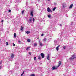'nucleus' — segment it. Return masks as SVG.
I'll use <instances>...</instances> for the list:
<instances>
[{
    "label": "nucleus",
    "instance_id": "obj_8",
    "mask_svg": "<svg viewBox=\"0 0 76 76\" xmlns=\"http://www.w3.org/2000/svg\"><path fill=\"white\" fill-rule=\"evenodd\" d=\"M14 57V54L13 53H12L11 55V58H13Z\"/></svg>",
    "mask_w": 76,
    "mask_h": 76
},
{
    "label": "nucleus",
    "instance_id": "obj_18",
    "mask_svg": "<svg viewBox=\"0 0 76 76\" xmlns=\"http://www.w3.org/2000/svg\"><path fill=\"white\" fill-rule=\"evenodd\" d=\"M43 41H47V39L46 38H45L44 39H43Z\"/></svg>",
    "mask_w": 76,
    "mask_h": 76
},
{
    "label": "nucleus",
    "instance_id": "obj_13",
    "mask_svg": "<svg viewBox=\"0 0 76 76\" xmlns=\"http://www.w3.org/2000/svg\"><path fill=\"white\" fill-rule=\"evenodd\" d=\"M21 29H20V30L21 31H23V27H22V26H21Z\"/></svg>",
    "mask_w": 76,
    "mask_h": 76
},
{
    "label": "nucleus",
    "instance_id": "obj_24",
    "mask_svg": "<svg viewBox=\"0 0 76 76\" xmlns=\"http://www.w3.org/2000/svg\"><path fill=\"white\" fill-rule=\"evenodd\" d=\"M32 17H31L30 18V19H29V21H31V20H32Z\"/></svg>",
    "mask_w": 76,
    "mask_h": 76
},
{
    "label": "nucleus",
    "instance_id": "obj_34",
    "mask_svg": "<svg viewBox=\"0 0 76 76\" xmlns=\"http://www.w3.org/2000/svg\"><path fill=\"white\" fill-rule=\"evenodd\" d=\"M31 52H29V54H30V55H31Z\"/></svg>",
    "mask_w": 76,
    "mask_h": 76
},
{
    "label": "nucleus",
    "instance_id": "obj_3",
    "mask_svg": "<svg viewBox=\"0 0 76 76\" xmlns=\"http://www.w3.org/2000/svg\"><path fill=\"white\" fill-rule=\"evenodd\" d=\"M47 11L48 12H51V10L50 9L49 7H48L47 8Z\"/></svg>",
    "mask_w": 76,
    "mask_h": 76
},
{
    "label": "nucleus",
    "instance_id": "obj_42",
    "mask_svg": "<svg viewBox=\"0 0 76 76\" xmlns=\"http://www.w3.org/2000/svg\"><path fill=\"white\" fill-rule=\"evenodd\" d=\"M48 1H50V0H48Z\"/></svg>",
    "mask_w": 76,
    "mask_h": 76
},
{
    "label": "nucleus",
    "instance_id": "obj_6",
    "mask_svg": "<svg viewBox=\"0 0 76 76\" xmlns=\"http://www.w3.org/2000/svg\"><path fill=\"white\" fill-rule=\"evenodd\" d=\"M26 32L27 34H30V31H26Z\"/></svg>",
    "mask_w": 76,
    "mask_h": 76
},
{
    "label": "nucleus",
    "instance_id": "obj_33",
    "mask_svg": "<svg viewBox=\"0 0 76 76\" xmlns=\"http://www.w3.org/2000/svg\"><path fill=\"white\" fill-rule=\"evenodd\" d=\"M63 48L64 49H66V47H65V46Z\"/></svg>",
    "mask_w": 76,
    "mask_h": 76
},
{
    "label": "nucleus",
    "instance_id": "obj_7",
    "mask_svg": "<svg viewBox=\"0 0 76 76\" xmlns=\"http://www.w3.org/2000/svg\"><path fill=\"white\" fill-rule=\"evenodd\" d=\"M47 59L48 60H50V56L49 55L48 56Z\"/></svg>",
    "mask_w": 76,
    "mask_h": 76
},
{
    "label": "nucleus",
    "instance_id": "obj_12",
    "mask_svg": "<svg viewBox=\"0 0 76 76\" xmlns=\"http://www.w3.org/2000/svg\"><path fill=\"white\" fill-rule=\"evenodd\" d=\"M56 9V7H55L53 9V10L54 11Z\"/></svg>",
    "mask_w": 76,
    "mask_h": 76
},
{
    "label": "nucleus",
    "instance_id": "obj_31",
    "mask_svg": "<svg viewBox=\"0 0 76 76\" xmlns=\"http://www.w3.org/2000/svg\"><path fill=\"white\" fill-rule=\"evenodd\" d=\"M18 42H19V43H20V42H21V41H20V40H19V41H18Z\"/></svg>",
    "mask_w": 76,
    "mask_h": 76
},
{
    "label": "nucleus",
    "instance_id": "obj_28",
    "mask_svg": "<svg viewBox=\"0 0 76 76\" xmlns=\"http://www.w3.org/2000/svg\"><path fill=\"white\" fill-rule=\"evenodd\" d=\"M8 12H11V10H9Z\"/></svg>",
    "mask_w": 76,
    "mask_h": 76
},
{
    "label": "nucleus",
    "instance_id": "obj_1",
    "mask_svg": "<svg viewBox=\"0 0 76 76\" xmlns=\"http://www.w3.org/2000/svg\"><path fill=\"white\" fill-rule=\"evenodd\" d=\"M40 55L41 56L42 58H44V53H42Z\"/></svg>",
    "mask_w": 76,
    "mask_h": 76
},
{
    "label": "nucleus",
    "instance_id": "obj_10",
    "mask_svg": "<svg viewBox=\"0 0 76 76\" xmlns=\"http://www.w3.org/2000/svg\"><path fill=\"white\" fill-rule=\"evenodd\" d=\"M52 70H54V69H56V68L54 66H53L52 67Z\"/></svg>",
    "mask_w": 76,
    "mask_h": 76
},
{
    "label": "nucleus",
    "instance_id": "obj_37",
    "mask_svg": "<svg viewBox=\"0 0 76 76\" xmlns=\"http://www.w3.org/2000/svg\"><path fill=\"white\" fill-rule=\"evenodd\" d=\"M39 44H40V43H41L42 42H40V41H39Z\"/></svg>",
    "mask_w": 76,
    "mask_h": 76
},
{
    "label": "nucleus",
    "instance_id": "obj_15",
    "mask_svg": "<svg viewBox=\"0 0 76 76\" xmlns=\"http://www.w3.org/2000/svg\"><path fill=\"white\" fill-rule=\"evenodd\" d=\"M14 37H16V33H14Z\"/></svg>",
    "mask_w": 76,
    "mask_h": 76
},
{
    "label": "nucleus",
    "instance_id": "obj_21",
    "mask_svg": "<svg viewBox=\"0 0 76 76\" xmlns=\"http://www.w3.org/2000/svg\"><path fill=\"white\" fill-rule=\"evenodd\" d=\"M25 11V10H23V11H22V12H21V13H22V14H23V13H24V12Z\"/></svg>",
    "mask_w": 76,
    "mask_h": 76
},
{
    "label": "nucleus",
    "instance_id": "obj_16",
    "mask_svg": "<svg viewBox=\"0 0 76 76\" xmlns=\"http://www.w3.org/2000/svg\"><path fill=\"white\" fill-rule=\"evenodd\" d=\"M37 44L34 43V47H36L37 46Z\"/></svg>",
    "mask_w": 76,
    "mask_h": 76
},
{
    "label": "nucleus",
    "instance_id": "obj_26",
    "mask_svg": "<svg viewBox=\"0 0 76 76\" xmlns=\"http://www.w3.org/2000/svg\"><path fill=\"white\" fill-rule=\"evenodd\" d=\"M48 18H51V15H48Z\"/></svg>",
    "mask_w": 76,
    "mask_h": 76
},
{
    "label": "nucleus",
    "instance_id": "obj_5",
    "mask_svg": "<svg viewBox=\"0 0 76 76\" xmlns=\"http://www.w3.org/2000/svg\"><path fill=\"white\" fill-rule=\"evenodd\" d=\"M73 4H72L69 6V9H71V8H72V7H73Z\"/></svg>",
    "mask_w": 76,
    "mask_h": 76
},
{
    "label": "nucleus",
    "instance_id": "obj_29",
    "mask_svg": "<svg viewBox=\"0 0 76 76\" xmlns=\"http://www.w3.org/2000/svg\"><path fill=\"white\" fill-rule=\"evenodd\" d=\"M70 60H72V59H73V58H69Z\"/></svg>",
    "mask_w": 76,
    "mask_h": 76
},
{
    "label": "nucleus",
    "instance_id": "obj_17",
    "mask_svg": "<svg viewBox=\"0 0 76 76\" xmlns=\"http://www.w3.org/2000/svg\"><path fill=\"white\" fill-rule=\"evenodd\" d=\"M31 76H35V74H31L30 75Z\"/></svg>",
    "mask_w": 76,
    "mask_h": 76
},
{
    "label": "nucleus",
    "instance_id": "obj_22",
    "mask_svg": "<svg viewBox=\"0 0 76 76\" xmlns=\"http://www.w3.org/2000/svg\"><path fill=\"white\" fill-rule=\"evenodd\" d=\"M6 44L7 45H9V43L8 42H6Z\"/></svg>",
    "mask_w": 76,
    "mask_h": 76
},
{
    "label": "nucleus",
    "instance_id": "obj_35",
    "mask_svg": "<svg viewBox=\"0 0 76 76\" xmlns=\"http://www.w3.org/2000/svg\"><path fill=\"white\" fill-rule=\"evenodd\" d=\"M34 20H35V19H34V18L33 19V22H34Z\"/></svg>",
    "mask_w": 76,
    "mask_h": 76
},
{
    "label": "nucleus",
    "instance_id": "obj_43",
    "mask_svg": "<svg viewBox=\"0 0 76 76\" xmlns=\"http://www.w3.org/2000/svg\"><path fill=\"white\" fill-rule=\"evenodd\" d=\"M63 7H64V5L63 6Z\"/></svg>",
    "mask_w": 76,
    "mask_h": 76
},
{
    "label": "nucleus",
    "instance_id": "obj_25",
    "mask_svg": "<svg viewBox=\"0 0 76 76\" xmlns=\"http://www.w3.org/2000/svg\"><path fill=\"white\" fill-rule=\"evenodd\" d=\"M36 59H37V58H36V57H35L34 58V60H36Z\"/></svg>",
    "mask_w": 76,
    "mask_h": 76
},
{
    "label": "nucleus",
    "instance_id": "obj_9",
    "mask_svg": "<svg viewBox=\"0 0 76 76\" xmlns=\"http://www.w3.org/2000/svg\"><path fill=\"white\" fill-rule=\"evenodd\" d=\"M72 57L73 59H74V58H76L75 57V55H72Z\"/></svg>",
    "mask_w": 76,
    "mask_h": 76
},
{
    "label": "nucleus",
    "instance_id": "obj_38",
    "mask_svg": "<svg viewBox=\"0 0 76 76\" xmlns=\"http://www.w3.org/2000/svg\"><path fill=\"white\" fill-rule=\"evenodd\" d=\"M1 69V66H0V69Z\"/></svg>",
    "mask_w": 76,
    "mask_h": 76
},
{
    "label": "nucleus",
    "instance_id": "obj_2",
    "mask_svg": "<svg viewBox=\"0 0 76 76\" xmlns=\"http://www.w3.org/2000/svg\"><path fill=\"white\" fill-rule=\"evenodd\" d=\"M58 64V67H59L60 66V65H61V61H59Z\"/></svg>",
    "mask_w": 76,
    "mask_h": 76
},
{
    "label": "nucleus",
    "instance_id": "obj_39",
    "mask_svg": "<svg viewBox=\"0 0 76 76\" xmlns=\"http://www.w3.org/2000/svg\"><path fill=\"white\" fill-rule=\"evenodd\" d=\"M60 26H62L61 24L60 25Z\"/></svg>",
    "mask_w": 76,
    "mask_h": 76
},
{
    "label": "nucleus",
    "instance_id": "obj_27",
    "mask_svg": "<svg viewBox=\"0 0 76 76\" xmlns=\"http://www.w3.org/2000/svg\"><path fill=\"white\" fill-rule=\"evenodd\" d=\"M38 59H39V60H40V59H41V57L38 56Z\"/></svg>",
    "mask_w": 76,
    "mask_h": 76
},
{
    "label": "nucleus",
    "instance_id": "obj_32",
    "mask_svg": "<svg viewBox=\"0 0 76 76\" xmlns=\"http://www.w3.org/2000/svg\"><path fill=\"white\" fill-rule=\"evenodd\" d=\"M3 22H4V20H1V22H2V23H3Z\"/></svg>",
    "mask_w": 76,
    "mask_h": 76
},
{
    "label": "nucleus",
    "instance_id": "obj_44",
    "mask_svg": "<svg viewBox=\"0 0 76 76\" xmlns=\"http://www.w3.org/2000/svg\"><path fill=\"white\" fill-rule=\"evenodd\" d=\"M0 64H1V62Z\"/></svg>",
    "mask_w": 76,
    "mask_h": 76
},
{
    "label": "nucleus",
    "instance_id": "obj_40",
    "mask_svg": "<svg viewBox=\"0 0 76 76\" xmlns=\"http://www.w3.org/2000/svg\"><path fill=\"white\" fill-rule=\"evenodd\" d=\"M60 45H58V46L57 47H60Z\"/></svg>",
    "mask_w": 76,
    "mask_h": 76
},
{
    "label": "nucleus",
    "instance_id": "obj_20",
    "mask_svg": "<svg viewBox=\"0 0 76 76\" xmlns=\"http://www.w3.org/2000/svg\"><path fill=\"white\" fill-rule=\"evenodd\" d=\"M56 50L57 51H58V47H56Z\"/></svg>",
    "mask_w": 76,
    "mask_h": 76
},
{
    "label": "nucleus",
    "instance_id": "obj_4",
    "mask_svg": "<svg viewBox=\"0 0 76 76\" xmlns=\"http://www.w3.org/2000/svg\"><path fill=\"white\" fill-rule=\"evenodd\" d=\"M33 13H34V12H33V11H31V12L30 15L32 16H34V15L33 14Z\"/></svg>",
    "mask_w": 76,
    "mask_h": 76
},
{
    "label": "nucleus",
    "instance_id": "obj_11",
    "mask_svg": "<svg viewBox=\"0 0 76 76\" xmlns=\"http://www.w3.org/2000/svg\"><path fill=\"white\" fill-rule=\"evenodd\" d=\"M27 41H28V42H31V40L28 39H27Z\"/></svg>",
    "mask_w": 76,
    "mask_h": 76
},
{
    "label": "nucleus",
    "instance_id": "obj_14",
    "mask_svg": "<svg viewBox=\"0 0 76 76\" xmlns=\"http://www.w3.org/2000/svg\"><path fill=\"white\" fill-rule=\"evenodd\" d=\"M25 72L23 71V72L22 73V74L21 75V76H22L23 75V74H24V73Z\"/></svg>",
    "mask_w": 76,
    "mask_h": 76
},
{
    "label": "nucleus",
    "instance_id": "obj_36",
    "mask_svg": "<svg viewBox=\"0 0 76 76\" xmlns=\"http://www.w3.org/2000/svg\"><path fill=\"white\" fill-rule=\"evenodd\" d=\"M13 46H15V44L14 43L13 44Z\"/></svg>",
    "mask_w": 76,
    "mask_h": 76
},
{
    "label": "nucleus",
    "instance_id": "obj_19",
    "mask_svg": "<svg viewBox=\"0 0 76 76\" xmlns=\"http://www.w3.org/2000/svg\"><path fill=\"white\" fill-rule=\"evenodd\" d=\"M39 44L40 46H41V47H42V43H40Z\"/></svg>",
    "mask_w": 76,
    "mask_h": 76
},
{
    "label": "nucleus",
    "instance_id": "obj_30",
    "mask_svg": "<svg viewBox=\"0 0 76 76\" xmlns=\"http://www.w3.org/2000/svg\"><path fill=\"white\" fill-rule=\"evenodd\" d=\"M41 37H43V36H44V34H42V35H41Z\"/></svg>",
    "mask_w": 76,
    "mask_h": 76
},
{
    "label": "nucleus",
    "instance_id": "obj_23",
    "mask_svg": "<svg viewBox=\"0 0 76 76\" xmlns=\"http://www.w3.org/2000/svg\"><path fill=\"white\" fill-rule=\"evenodd\" d=\"M29 48H30V47H27L26 49V50H28V49H29Z\"/></svg>",
    "mask_w": 76,
    "mask_h": 76
},
{
    "label": "nucleus",
    "instance_id": "obj_41",
    "mask_svg": "<svg viewBox=\"0 0 76 76\" xmlns=\"http://www.w3.org/2000/svg\"><path fill=\"white\" fill-rule=\"evenodd\" d=\"M50 12H53V11H51Z\"/></svg>",
    "mask_w": 76,
    "mask_h": 76
}]
</instances>
